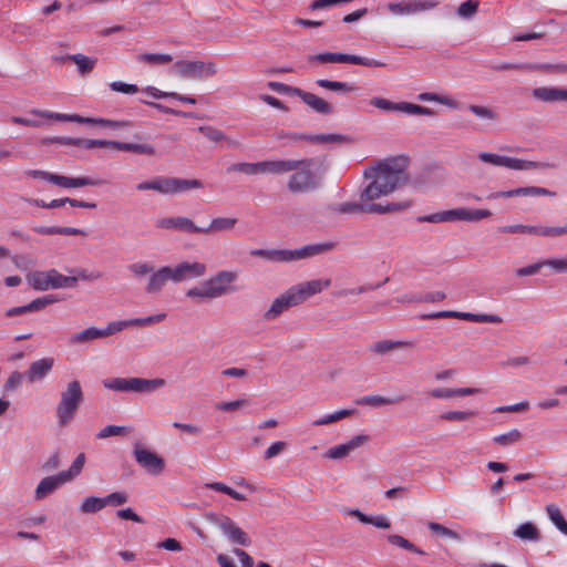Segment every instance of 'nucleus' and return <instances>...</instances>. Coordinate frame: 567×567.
<instances>
[{
    "instance_id": "nucleus-1",
    "label": "nucleus",
    "mask_w": 567,
    "mask_h": 567,
    "mask_svg": "<svg viewBox=\"0 0 567 567\" xmlns=\"http://www.w3.org/2000/svg\"><path fill=\"white\" fill-rule=\"evenodd\" d=\"M363 177L370 179L360 194L363 202H373L386 196L404 186L409 181L405 161L400 157L379 161L375 166L364 169Z\"/></svg>"
},
{
    "instance_id": "nucleus-2",
    "label": "nucleus",
    "mask_w": 567,
    "mask_h": 567,
    "mask_svg": "<svg viewBox=\"0 0 567 567\" xmlns=\"http://www.w3.org/2000/svg\"><path fill=\"white\" fill-rule=\"evenodd\" d=\"M84 401V393L80 381L73 380L68 383L61 392L60 401L56 405L58 424L63 427L72 422Z\"/></svg>"
},
{
    "instance_id": "nucleus-3",
    "label": "nucleus",
    "mask_w": 567,
    "mask_h": 567,
    "mask_svg": "<svg viewBox=\"0 0 567 567\" xmlns=\"http://www.w3.org/2000/svg\"><path fill=\"white\" fill-rule=\"evenodd\" d=\"M200 179H186L178 177L158 176L152 181L142 182L136 185L137 190H156L161 194L173 195L186 193L190 189L203 188Z\"/></svg>"
},
{
    "instance_id": "nucleus-4",
    "label": "nucleus",
    "mask_w": 567,
    "mask_h": 567,
    "mask_svg": "<svg viewBox=\"0 0 567 567\" xmlns=\"http://www.w3.org/2000/svg\"><path fill=\"white\" fill-rule=\"evenodd\" d=\"M166 384V381L161 378L143 379V378H111L103 381L106 389L118 392H137L151 393Z\"/></svg>"
},
{
    "instance_id": "nucleus-5",
    "label": "nucleus",
    "mask_w": 567,
    "mask_h": 567,
    "mask_svg": "<svg viewBox=\"0 0 567 567\" xmlns=\"http://www.w3.org/2000/svg\"><path fill=\"white\" fill-rule=\"evenodd\" d=\"M309 161L306 165H300L295 173L290 175L287 188L292 194H306L317 190L321 185V178L311 169L315 163L313 158H303Z\"/></svg>"
},
{
    "instance_id": "nucleus-6",
    "label": "nucleus",
    "mask_w": 567,
    "mask_h": 567,
    "mask_svg": "<svg viewBox=\"0 0 567 567\" xmlns=\"http://www.w3.org/2000/svg\"><path fill=\"white\" fill-rule=\"evenodd\" d=\"M29 285L38 291H47L49 289L74 288L76 286L75 278H68L60 274L56 269L47 271L35 270L27 276Z\"/></svg>"
},
{
    "instance_id": "nucleus-7",
    "label": "nucleus",
    "mask_w": 567,
    "mask_h": 567,
    "mask_svg": "<svg viewBox=\"0 0 567 567\" xmlns=\"http://www.w3.org/2000/svg\"><path fill=\"white\" fill-rule=\"evenodd\" d=\"M491 216L492 212L488 209L454 208L430 215L419 216L416 220L419 223H450L456 220L478 221Z\"/></svg>"
},
{
    "instance_id": "nucleus-8",
    "label": "nucleus",
    "mask_w": 567,
    "mask_h": 567,
    "mask_svg": "<svg viewBox=\"0 0 567 567\" xmlns=\"http://www.w3.org/2000/svg\"><path fill=\"white\" fill-rule=\"evenodd\" d=\"M478 158L484 163H488L495 166H504L517 171L556 168V164L554 163L526 161L522 158L502 156L487 152H481L478 154Z\"/></svg>"
},
{
    "instance_id": "nucleus-9",
    "label": "nucleus",
    "mask_w": 567,
    "mask_h": 567,
    "mask_svg": "<svg viewBox=\"0 0 567 567\" xmlns=\"http://www.w3.org/2000/svg\"><path fill=\"white\" fill-rule=\"evenodd\" d=\"M276 138L278 141H286L285 145L295 144L300 141H307L312 144H328V143H351L352 138L348 135L343 134H306V133H298V132H286V131H279L276 133Z\"/></svg>"
},
{
    "instance_id": "nucleus-10",
    "label": "nucleus",
    "mask_w": 567,
    "mask_h": 567,
    "mask_svg": "<svg viewBox=\"0 0 567 567\" xmlns=\"http://www.w3.org/2000/svg\"><path fill=\"white\" fill-rule=\"evenodd\" d=\"M173 69L183 79H203L217 73L216 64L205 61L179 60L174 63Z\"/></svg>"
},
{
    "instance_id": "nucleus-11",
    "label": "nucleus",
    "mask_w": 567,
    "mask_h": 567,
    "mask_svg": "<svg viewBox=\"0 0 567 567\" xmlns=\"http://www.w3.org/2000/svg\"><path fill=\"white\" fill-rule=\"evenodd\" d=\"M133 455L137 464L151 475H159L165 468V461L156 453L141 447L138 443L134 445Z\"/></svg>"
},
{
    "instance_id": "nucleus-12",
    "label": "nucleus",
    "mask_w": 567,
    "mask_h": 567,
    "mask_svg": "<svg viewBox=\"0 0 567 567\" xmlns=\"http://www.w3.org/2000/svg\"><path fill=\"white\" fill-rule=\"evenodd\" d=\"M439 4L435 0H406L401 2H389L388 10L393 14L404 16L427 11Z\"/></svg>"
},
{
    "instance_id": "nucleus-13",
    "label": "nucleus",
    "mask_w": 567,
    "mask_h": 567,
    "mask_svg": "<svg viewBox=\"0 0 567 567\" xmlns=\"http://www.w3.org/2000/svg\"><path fill=\"white\" fill-rule=\"evenodd\" d=\"M171 270L173 274V282H182L203 277L207 271V267L204 262L199 261H183L175 267H171Z\"/></svg>"
},
{
    "instance_id": "nucleus-14",
    "label": "nucleus",
    "mask_w": 567,
    "mask_h": 567,
    "mask_svg": "<svg viewBox=\"0 0 567 567\" xmlns=\"http://www.w3.org/2000/svg\"><path fill=\"white\" fill-rule=\"evenodd\" d=\"M237 274L235 271L221 270L218 271L214 277L206 280L212 291H214V297L219 298L228 292L234 291L230 285L237 280Z\"/></svg>"
},
{
    "instance_id": "nucleus-15",
    "label": "nucleus",
    "mask_w": 567,
    "mask_h": 567,
    "mask_svg": "<svg viewBox=\"0 0 567 567\" xmlns=\"http://www.w3.org/2000/svg\"><path fill=\"white\" fill-rule=\"evenodd\" d=\"M300 305L291 288H289L280 297L276 298L270 305L269 309L264 313V319L274 320L278 318L284 311L291 307Z\"/></svg>"
},
{
    "instance_id": "nucleus-16",
    "label": "nucleus",
    "mask_w": 567,
    "mask_h": 567,
    "mask_svg": "<svg viewBox=\"0 0 567 567\" xmlns=\"http://www.w3.org/2000/svg\"><path fill=\"white\" fill-rule=\"evenodd\" d=\"M337 247L334 241H324L319 244H310L297 249L290 250V261L311 258L318 255L326 254Z\"/></svg>"
},
{
    "instance_id": "nucleus-17",
    "label": "nucleus",
    "mask_w": 567,
    "mask_h": 567,
    "mask_svg": "<svg viewBox=\"0 0 567 567\" xmlns=\"http://www.w3.org/2000/svg\"><path fill=\"white\" fill-rule=\"evenodd\" d=\"M330 285V279H317L299 284L297 286L291 287V289L295 296L297 297L299 303H302L309 297L321 292L324 288H328Z\"/></svg>"
},
{
    "instance_id": "nucleus-18",
    "label": "nucleus",
    "mask_w": 567,
    "mask_h": 567,
    "mask_svg": "<svg viewBox=\"0 0 567 567\" xmlns=\"http://www.w3.org/2000/svg\"><path fill=\"white\" fill-rule=\"evenodd\" d=\"M173 281V274L169 266H163L157 270L151 272L145 292L148 295L159 293L168 281Z\"/></svg>"
},
{
    "instance_id": "nucleus-19",
    "label": "nucleus",
    "mask_w": 567,
    "mask_h": 567,
    "mask_svg": "<svg viewBox=\"0 0 567 567\" xmlns=\"http://www.w3.org/2000/svg\"><path fill=\"white\" fill-rule=\"evenodd\" d=\"M59 301V299L54 295H45L42 297H39L28 305L19 306V307H12L6 311V316L11 318L14 316L24 315L28 312H35L40 311L43 308H45L49 305H52L54 302Z\"/></svg>"
},
{
    "instance_id": "nucleus-20",
    "label": "nucleus",
    "mask_w": 567,
    "mask_h": 567,
    "mask_svg": "<svg viewBox=\"0 0 567 567\" xmlns=\"http://www.w3.org/2000/svg\"><path fill=\"white\" fill-rule=\"evenodd\" d=\"M293 95L302 100L310 109L321 115H329L333 113V106L324 99L303 90H295Z\"/></svg>"
},
{
    "instance_id": "nucleus-21",
    "label": "nucleus",
    "mask_w": 567,
    "mask_h": 567,
    "mask_svg": "<svg viewBox=\"0 0 567 567\" xmlns=\"http://www.w3.org/2000/svg\"><path fill=\"white\" fill-rule=\"evenodd\" d=\"M308 163L309 161L298 159L262 161V174L269 173L274 175H281L293 172L300 165H306Z\"/></svg>"
},
{
    "instance_id": "nucleus-22",
    "label": "nucleus",
    "mask_w": 567,
    "mask_h": 567,
    "mask_svg": "<svg viewBox=\"0 0 567 567\" xmlns=\"http://www.w3.org/2000/svg\"><path fill=\"white\" fill-rule=\"evenodd\" d=\"M156 227L162 229L175 228L185 233L198 234L199 226H196L194 221L187 217H167L161 218L156 221Z\"/></svg>"
},
{
    "instance_id": "nucleus-23",
    "label": "nucleus",
    "mask_w": 567,
    "mask_h": 567,
    "mask_svg": "<svg viewBox=\"0 0 567 567\" xmlns=\"http://www.w3.org/2000/svg\"><path fill=\"white\" fill-rule=\"evenodd\" d=\"M368 441H369L368 435H364V434L355 435L349 442L329 449L328 452L326 453V456L329 458H332V460L342 458L346 455H348L351 451H353L354 449L362 446Z\"/></svg>"
},
{
    "instance_id": "nucleus-24",
    "label": "nucleus",
    "mask_w": 567,
    "mask_h": 567,
    "mask_svg": "<svg viewBox=\"0 0 567 567\" xmlns=\"http://www.w3.org/2000/svg\"><path fill=\"white\" fill-rule=\"evenodd\" d=\"M514 196H555V193L538 186L518 187L511 190L497 192L488 195V198L514 197Z\"/></svg>"
},
{
    "instance_id": "nucleus-25",
    "label": "nucleus",
    "mask_w": 567,
    "mask_h": 567,
    "mask_svg": "<svg viewBox=\"0 0 567 567\" xmlns=\"http://www.w3.org/2000/svg\"><path fill=\"white\" fill-rule=\"evenodd\" d=\"M64 483L66 480L61 473L42 478L34 491V498L38 501L45 498Z\"/></svg>"
},
{
    "instance_id": "nucleus-26",
    "label": "nucleus",
    "mask_w": 567,
    "mask_h": 567,
    "mask_svg": "<svg viewBox=\"0 0 567 567\" xmlns=\"http://www.w3.org/2000/svg\"><path fill=\"white\" fill-rule=\"evenodd\" d=\"M532 96L547 103L567 101V89L539 86L532 90Z\"/></svg>"
},
{
    "instance_id": "nucleus-27",
    "label": "nucleus",
    "mask_w": 567,
    "mask_h": 567,
    "mask_svg": "<svg viewBox=\"0 0 567 567\" xmlns=\"http://www.w3.org/2000/svg\"><path fill=\"white\" fill-rule=\"evenodd\" d=\"M103 182L101 179H94L89 176L82 177H68L62 175H56L55 185L64 188H75V187H84V186H97Z\"/></svg>"
},
{
    "instance_id": "nucleus-28",
    "label": "nucleus",
    "mask_w": 567,
    "mask_h": 567,
    "mask_svg": "<svg viewBox=\"0 0 567 567\" xmlns=\"http://www.w3.org/2000/svg\"><path fill=\"white\" fill-rule=\"evenodd\" d=\"M53 364V358H43L32 362L27 372L29 381L34 382L37 380L44 378L52 370Z\"/></svg>"
},
{
    "instance_id": "nucleus-29",
    "label": "nucleus",
    "mask_w": 567,
    "mask_h": 567,
    "mask_svg": "<svg viewBox=\"0 0 567 567\" xmlns=\"http://www.w3.org/2000/svg\"><path fill=\"white\" fill-rule=\"evenodd\" d=\"M414 342L409 340H381L373 343L370 350L377 354L383 355L390 351L403 348H413Z\"/></svg>"
},
{
    "instance_id": "nucleus-30",
    "label": "nucleus",
    "mask_w": 567,
    "mask_h": 567,
    "mask_svg": "<svg viewBox=\"0 0 567 567\" xmlns=\"http://www.w3.org/2000/svg\"><path fill=\"white\" fill-rule=\"evenodd\" d=\"M411 205H412V200H410V199H406L403 202H398V203H390L386 205L371 203V204L367 205V213L380 214V215L390 214V213H394V212L405 210V209L410 208Z\"/></svg>"
},
{
    "instance_id": "nucleus-31",
    "label": "nucleus",
    "mask_w": 567,
    "mask_h": 567,
    "mask_svg": "<svg viewBox=\"0 0 567 567\" xmlns=\"http://www.w3.org/2000/svg\"><path fill=\"white\" fill-rule=\"evenodd\" d=\"M69 122H75L81 124H93V125H101V126H107L114 130L122 128L128 125V122L124 121H113L107 118H93V117H84L78 114H71L70 118H68Z\"/></svg>"
},
{
    "instance_id": "nucleus-32",
    "label": "nucleus",
    "mask_w": 567,
    "mask_h": 567,
    "mask_svg": "<svg viewBox=\"0 0 567 567\" xmlns=\"http://www.w3.org/2000/svg\"><path fill=\"white\" fill-rule=\"evenodd\" d=\"M224 536L233 544L248 547L251 544V539L248 534L241 529L234 520L228 524V527L223 533Z\"/></svg>"
},
{
    "instance_id": "nucleus-33",
    "label": "nucleus",
    "mask_w": 567,
    "mask_h": 567,
    "mask_svg": "<svg viewBox=\"0 0 567 567\" xmlns=\"http://www.w3.org/2000/svg\"><path fill=\"white\" fill-rule=\"evenodd\" d=\"M237 224L236 218L230 217H216L212 219L207 227H199L198 234H210L216 231L230 230Z\"/></svg>"
},
{
    "instance_id": "nucleus-34",
    "label": "nucleus",
    "mask_w": 567,
    "mask_h": 567,
    "mask_svg": "<svg viewBox=\"0 0 567 567\" xmlns=\"http://www.w3.org/2000/svg\"><path fill=\"white\" fill-rule=\"evenodd\" d=\"M251 255L277 262L290 261V249H254Z\"/></svg>"
},
{
    "instance_id": "nucleus-35",
    "label": "nucleus",
    "mask_w": 567,
    "mask_h": 567,
    "mask_svg": "<svg viewBox=\"0 0 567 567\" xmlns=\"http://www.w3.org/2000/svg\"><path fill=\"white\" fill-rule=\"evenodd\" d=\"M33 231L40 235H85L82 229L60 226H37L33 227Z\"/></svg>"
},
{
    "instance_id": "nucleus-36",
    "label": "nucleus",
    "mask_w": 567,
    "mask_h": 567,
    "mask_svg": "<svg viewBox=\"0 0 567 567\" xmlns=\"http://www.w3.org/2000/svg\"><path fill=\"white\" fill-rule=\"evenodd\" d=\"M514 536L522 540H532V542H538L540 539V532L530 522H526L524 524H520L515 530Z\"/></svg>"
},
{
    "instance_id": "nucleus-37",
    "label": "nucleus",
    "mask_w": 567,
    "mask_h": 567,
    "mask_svg": "<svg viewBox=\"0 0 567 567\" xmlns=\"http://www.w3.org/2000/svg\"><path fill=\"white\" fill-rule=\"evenodd\" d=\"M61 62L66 60L73 61L78 66L81 74L91 72L96 63V59L85 56L83 54H70L58 59Z\"/></svg>"
},
{
    "instance_id": "nucleus-38",
    "label": "nucleus",
    "mask_w": 567,
    "mask_h": 567,
    "mask_svg": "<svg viewBox=\"0 0 567 567\" xmlns=\"http://www.w3.org/2000/svg\"><path fill=\"white\" fill-rule=\"evenodd\" d=\"M310 62L318 63H347V53L341 52H323L311 54L308 56Z\"/></svg>"
},
{
    "instance_id": "nucleus-39",
    "label": "nucleus",
    "mask_w": 567,
    "mask_h": 567,
    "mask_svg": "<svg viewBox=\"0 0 567 567\" xmlns=\"http://www.w3.org/2000/svg\"><path fill=\"white\" fill-rule=\"evenodd\" d=\"M546 512L549 519L557 527V529L567 536V522L558 506L555 504H549L546 506Z\"/></svg>"
},
{
    "instance_id": "nucleus-40",
    "label": "nucleus",
    "mask_w": 567,
    "mask_h": 567,
    "mask_svg": "<svg viewBox=\"0 0 567 567\" xmlns=\"http://www.w3.org/2000/svg\"><path fill=\"white\" fill-rule=\"evenodd\" d=\"M105 506L106 502H104L103 497L89 496L82 501L80 512L83 514H94L103 509Z\"/></svg>"
},
{
    "instance_id": "nucleus-41",
    "label": "nucleus",
    "mask_w": 567,
    "mask_h": 567,
    "mask_svg": "<svg viewBox=\"0 0 567 567\" xmlns=\"http://www.w3.org/2000/svg\"><path fill=\"white\" fill-rule=\"evenodd\" d=\"M115 150L133 152L136 154H144V155H150V156L155 154V148L150 144H134V143L117 142V144H115Z\"/></svg>"
},
{
    "instance_id": "nucleus-42",
    "label": "nucleus",
    "mask_w": 567,
    "mask_h": 567,
    "mask_svg": "<svg viewBox=\"0 0 567 567\" xmlns=\"http://www.w3.org/2000/svg\"><path fill=\"white\" fill-rule=\"evenodd\" d=\"M186 297L197 301L215 299L214 291H212L206 280L199 287L188 289L186 291Z\"/></svg>"
},
{
    "instance_id": "nucleus-43",
    "label": "nucleus",
    "mask_w": 567,
    "mask_h": 567,
    "mask_svg": "<svg viewBox=\"0 0 567 567\" xmlns=\"http://www.w3.org/2000/svg\"><path fill=\"white\" fill-rule=\"evenodd\" d=\"M97 338H102L100 329L90 327L80 332L73 333L70 338V342L73 344L85 343Z\"/></svg>"
},
{
    "instance_id": "nucleus-44",
    "label": "nucleus",
    "mask_w": 567,
    "mask_h": 567,
    "mask_svg": "<svg viewBox=\"0 0 567 567\" xmlns=\"http://www.w3.org/2000/svg\"><path fill=\"white\" fill-rule=\"evenodd\" d=\"M227 172H240L246 175L262 174V162L234 163L227 168Z\"/></svg>"
},
{
    "instance_id": "nucleus-45",
    "label": "nucleus",
    "mask_w": 567,
    "mask_h": 567,
    "mask_svg": "<svg viewBox=\"0 0 567 567\" xmlns=\"http://www.w3.org/2000/svg\"><path fill=\"white\" fill-rule=\"evenodd\" d=\"M457 319H463L472 322H489L501 323L503 319L497 315H480L472 312H458Z\"/></svg>"
},
{
    "instance_id": "nucleus-46",
    "label": "nucleus",
    "mask_w": 567,
    "mask_h": 567,
    "mask_svg": "<svg viewBox=\"0 0 567 567\" xmlns=\"http://www.w3.org/2000/svg\"><path fill=\"white\" fill-rule=\"evenodd\" d=\"M316 84L322 89L340 92V93H347L354 90L352 85H350L347 82H340V81H331L326 79H319L316 81Z\"/></svg>"
},
{
    "instance_id": "nucleus-47",
    "label": "nucleus",
    "mask_w": 567,
    "mask_h": 567,
    "mask_svg": "<svg viewBox=\"0 0 567 567\" xmlns=\"http://www.w3.org/2000/svg\"><path fill=\"white\" fill-rule=\"evenodd\" d=\"M446 298V295L443 292V291H433V292H427L425 293L424 296H420V297H416V296H412V297H402V298H399L398 301L399 302H405V301H409V302H437V301H442Z\"/></svg>"
},
{
    "instance_id": "nucleus-48",
    "label": "nucleus",
    "mask_w": 567,
    "mask_h": 567,
    "mask_svg": "<svg viewBox=\"0 0 567 567\" xmlns=\"http://www.w3.org/2000/svg\"><path fill=\"white\" fill-rule=\"evenodd\" d=\"M353 413H354L353 409H343V410L337 411L334 413L328 414L326 416H322V417L313 421L312 425H315V426L327 425V424L337 422L341 419L348 417V416L352 415Z\"/></svg>"
},
{
    "instance_id": "nucleus-49",
    "label": "nucleus",
    "mask_w": 567,
    "mask_h": 567,
    "mask_svg": "<svg viewBox=\"0 0 567 567\" xmlns=\"http://www.w3.org/2000/svg\"><path fill=\"white\" fill-rule=\"evenodd\" d=\"M388 542L394 546L401 547L405 550L413 551L419 555H424L425 553L412 544L409 539L404 538L401 535L392 534L388 536Z\"/></svg>"
},
{
    "instance_id": "nucleus-50",
    "label": "nucleus",
    "mask_w": 567,
    "mask_h": 567,
    "mask_svg": "<svg viewBox=\"0 0 567 567\" xmlns=\"http://www.w3.org/2000/svg\"><path fill=\"white\" fill-rule=\"evenodd\" d=\"M85 463V455L84 453H80L75 460L73 461L72 465L69 470L60 472L63 477L66 480V482H70L74 477H76L83 470Z\"/></svg>"
},
{
    "instance_id": "nucleus-51",
    "label": "nucleus",
    "mask_w": 567,
    "mask_h": 567,
    "mask_svg": "<svg viewBox=\"0 0 567 567\" xmlns=\"http://www.w3.org/2000/svg\"><path fill=\"white\" fill-rule=\"evenodd\" d=\"M137 60L150 64H166L173 61V56L166 53H142Z\"/></svg>"
},
{
    "instance_id": "nucleus-52",
    "label": "nucleus",
    "mask_w": 567,
    "mask_h": 567,
    "mask_svg": "<svg viewBox=\"0 0 567 567\" xmlns=\"http://www.w3.org/2000/svg\"><path fill=\"white\" fill-rule=\"evenodd\" d=\"M204 517L208 523L218 527L221 530V533L225 532V529L228 527V524H230V522L233 520L230 517L224 514H217L214 512L205 513Z\"/></svg>"
},
{
    "instance_id": "nucleus-53",
    "label": "nucleus",
    "mask_w": 567,
    "mask_h": 567,
    "mask_svg": "<svg viewBox=\"0 0 567 567\" xmlns=\"http://www.w3.org/2000/svg\"><path fill=\"white\" fill-rule=\"evenodd\" d=\"M539 226H533V225H523V224H516V225H508L501 228L502 233L507 234H532V235H538Z\"/></svg>"
},
{
    "instance_id": "nucleus-54",
    "label": "nucleus",
    "mask_w": 567,
    "mask_h": 567,
    "mask_svg": "<svg viewBox=\"0 0 567 567\" xmlns=\"http://www.w3.org/2000/svg\"><path fill=\"white\" fill-rule=\"evenodd\" d=\"M527 68H528V70L540 71V72H545V73H565V74H567V63H557V64L542 63V64L528 65Z\"/></svg>"
},
{
    "instance_id": "nucleus-55",
    "label": "nucleus",
    "mask_w": 567,
    "mask_h": 567,
    "mask_svg": "<svg viewBox=\"0 0 567 567\" xmlns=\"http://www.w3.org/2000/svg\"><path fill=\"white\" fill-rule=\"evenodd\" d=\"M401 105H402V107H401L402 113H406V114H411V115H429V116L434 115V111L429 107H425V106H421V105L413 104L410 102H401Z\"/></svg>"
},
{
    "instance_id": "nucleus-56",
    "label": "nucleus",
    "mask_w": 567,
    "mask_h": 567,
    "mask_svg": "<svg viewBox=\"0 0 567 567\" xmlns=\"http://www.w3.org/2000/svg\"><path fill=\"white\" fill-rule=\"evenodd\" d=\"M128 271L135 278H141L145 275H151L154 270V266L151 262L137 261L128 265Z\"/></svg>"
},
{
    "instance_id": "nucleus-57",
    "label": "nucleus",
    "mask_w": 567,
    "mask_h": 567,
    "mask_svg": "<svg viewBox=\"0 0 567 567\" xmlns=\"http://www.w3.org/2000/svg\"><path fill=\"white\" fill-rule=\"evenodd\" d=\"M399 400L396 399L385 398L381 395H365L358 400V403L364 405L379 406L384 404H393L396 403Z\"/></svg>"
},
{
    "instance_id": "nucleus-58",
    "label": "nucleus",
    "mask_w": 567,
    "mask_h": 567,
    "mask_svg": "<svg viewBox=\"0 0 567 567\" xmlns=\"http://www.w3.org/2000/svg\"><path fill=\"white\" fill-rule=\"evenodd\" d=\"M166 319V313H157V315H152V316H148V317H143V318H134V319H127L128 321V327L131 326H150V324H153V323H158V322H162Z\"/></svg>"
},
{
    "instance_id": "nucleus-59",
    "label": "nucleus",
    "mask_w": 567,
    "mask_h": 567,
    "mask_svg": "<svg viewBox=\"0 0 567 567\" xmlns=\"http://www.w3.org/2000/svg\"><path fill=\"white\" fill-rule=\"evenodd\" d=\"M370 104L384 111L401 112V102H392L383 97H372Z\"/></svg>"
},
{
    "instance_id": "nucleus-60",
    "label": "nucleus",
    "mask_w": 567,
    "mask_h": 567,
    "mask_svg": "<svg viewBox=\"0 0 567 567\" xmlns=\"http://www.w3.org/2000/svg\"><path fill=\"white\" fill-rule=\"evenodd\" d=\"M476 414L475 411H447L440 415L441 420L453 422V421H466Z\"/></svg>"
},
{
    "instance_id": "nucleus-61",
    "label": "nucleus",
    "mask_w": 567,
    "mask_h": 567,
    "mask_svg": "<svg viewBox=\"0 0 567 567\" xmlns=\"http://www.w3.org/2000/svg\"><path fill=\"white\" fill-rule=\"evenodd\" d=\"M567 234V224L564 226H539L538 236L560 237Z\"/></svg>"
},
{
    "instance_id": "nucleus-62",
    "label": "nucleus",
    "mask_w": 567,
    "mask_h": 567,
    "mask_svg": "<svg viewBox=\"0 0 567 567\" xmlns=\"http://www.w3.org/2000/svg\"><path fill=\"white\" fill-rule=\"evenodd\" d=\"M478 4L476 0H466L458 6L457 14L462 18H471L477 12Z\"/></svg>"
},
{
    "instance_id": "nucleus-63",
    "label": "nucleus",
    "mask_w": 567,
    "mask_h": 567,
    "mask_svg": "<svg viewBox=\"0 0 567 567\" xmlns=\"http://www.w3.org/2000/svg\"><path fill=\"white\" fill-rule=\"evenodd\" d=\"M522 434L518 430L514 429L509 431L508 433L501 434L494 437V442L498 443L499 445L507 446L509 444L516 443L520 440Z\"/></svg>"
},
{
    "instance_id": "nucleus-64",
    "label": "nucleus",
    "mask_w": 567,
    "mask_h": 567,
    "mask_svg": "<svg viewBox=\"0 0 567 567\" xmlns=\"http://www.w3.org/2000/svg\"><path fill=\"white\" fill-rule=\"evenodd\" d=\"M199 132L203 133L208 140L215 143L227 140V136L220 130L212 126H200Z\"/></svg>"
}]
</instances>
